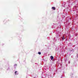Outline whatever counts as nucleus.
Listing matches in <instances>:
<instances>
[{
    "label": "nucleus",
    "mask_w": 78,
    "mask_h": 78,
    "mask_svg": "<svg viewBox=\"0 0 78 78\" xmlns=\"http://www.w3.org/2000/svg\"><path fill=\"white\" fill-rule=\"evenodd\" d=\"M51 60H52V59H53L54 58L53 57V56H51Z\"/></svg>",
    "instance_id": "f03ea898"
},
{
    "label": "nucleus",
    "mask_w": 78,
    "mask_h": 78,
    "mask_svg": "<svg viewBox=\"0 0 78 78\" xmlns=\"http://www.w3.org/2000/svg\"><path fill=\"white\" fill-rule=\"evenodd\" d=\"M38 54H39V55H41V52H38Z\"/></svg>",
    "instance_id": "20e7f679"
},
{
    "label": "nucleus",
    "mask_w": 78,
    "mask_h": 78,
    "mask_svg": "<svg viewBox=\"0 0 78 78\" xmlns=\"http://www.w3.org/2000/svg\"><path fill=\"white\" fill-rule=\"evenodd\" d=\"M17 72L16 71H15V75H17V74L16 73Z\"/></svg>",
    "instance_id": "39448f33"
},
{
    "label": "nucleus",
    "mask_w": 78,
    "mask_h": 78,
    "mask_svg": "<svg viewBox=\"0 0 78 78\" xmlns=\"http://www.w3.org/2000/svg\"><path fill=\"white\" fill-rule=\"evenodd\" d=\"M65 39V37H63L62 38V40H63L64 39Z\"/></svg>",
    "instance_id": "7ed1b4c3"
},
{
    "label": "nucleus",
    "mask_w": 78,
    "mask_h": 78,
    "mask_svg": "<svg viewBox=\"0 0 78 78\" xmlns=\"http://www.w3.org/2000/svg\"><path fill=\"white\" fill-rule=\"evenodd\" d=\"M52 9H53V10H55V7H52Z\"/></svg>",
    "instance_id": "f257e3e1"
},
{
    "label": "nucleus",
    "mask_w": 78,
    "mask_h": 78,
    "mask_svg": "<svg viewBox=\"0 0 78 78\" xmlns=\"http://www.w3.org/2000/svg\"><path fill=\"white\" fill-rule=\"evenodd\" d=\"M14 66H17V65L16 64H15V65H14Z\"/></svg>",
    "instance_id": "423d86ee"
}]
</instances>
